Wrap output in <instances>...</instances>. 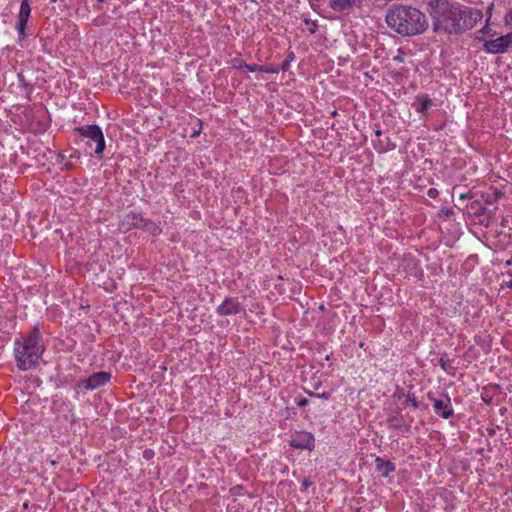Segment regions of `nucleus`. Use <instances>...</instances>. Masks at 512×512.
Masks as SVG:
<instances>
[{
    "label": "nucleus",
    "instance_id": "obj_22",
    "mask_svg": "<svg viewBox=\"0 0 512 512\" xmlns=\"http://www.w3.org/2000/svg\"><path fill=\"white\" fill-rule=\"evenodd\" d=\"M307 404H308V399H306V398H301L297 401V405L299 407H305Z\"/></svg>",
    "mask_w": 512,
    "mask_h": 512
},
{
    "label": "nucleus",
    "instance_id": "obj_30",
    "mask_svg": "<svg viewBox=\"0 0 512 512\" xmlns=\"http://www.w3.org/2000/svg\"><path fill=\"white\" fill-rule=\"evenodd\" d=\"M287 65H288V64H287V63H285V64L283 65L282 69H283V70H285V68L287 67Z\"/></svg>",
    "mask_w": 512,
    "mask_h": 512
},
{
    "label": "nucleus",
    "instance_id": "obj_4",
    "mask_svg": "<svg viewBox=\"0 0 512 512\" xmlns=\"http://www.w3.org/2000/svg\"><path fill=\"white\" fill-rule=\"evenodd\" d=\"M81 137L88 139L87 145L92 146V142L96 144L95 154L101 156L105 150V138L101 128L98 125H84L75 128Z\"/></svg>",
    "mask_w": 512,
    "mask_h": 512
},
{
    "label": "nucleus",
    "instance_id": "obj_14",
    "mask_svg": "<svg viewBox=\"0 0 512 512\" xmlns=\"http://www.w3.org/2000/svg\"><path fill=\"white\" fill-rule=\"evenodd\" d=\"M373 146L379 153H385L391 149H394V145L391 143L390 139L386 137L385 139L378 138L373 139Z\"/></svg>",
    "mask_w": 512,
    "mask_h": 512
},
{
    "label": "nucleus",
    "instance_id": "obj_25",
    "mask_svg": "<svg viewBox=\"0 0 512 512\" xmlns=\"http://www.w3.org/2000/svg\"><path fill=\"white\" fill-rule=\"evenodd\" d=\"M470 198H471V195L469 193H465V194H461L460 195V199H463V200L470 199Z\"/></svg>",
    "mask_w": 512,
    "mask_h": 512
},
{
    "label": "nucleus",
    "instance_id": "obj_7",
    "mask_svg": "<svg viewBox=\"0 0 512 512\" xmlns=\"http://www.w3.org/2000/svg\"><path fill=\"white\" fill-rule=\"evenodd\" d=\"M129 227L144 229L156 236L161 233V228L149 219L143 218L140 214L130 213L126 216Z\"/></svg>",
    "mask_w": 512,
    "mask_h": 512
},
{
    "label": "nucleus",
    "instance_id": "obj_12",
    "mask_svg": "<svg viewBox=\"0 0 512 512\" xmlns=\"http://www.w3.org/2000/svg\"><path fill=\"white\" fill-rule=\"evenodd\" d=\"M364 0H331L330 7L337 12H344L351 7H360Z\"/></svg>",
    "mask_w": 512,
    "mask_h": 512
},
{
    "label": "nucleus",
    "instance_id": "obj_19",
    "mask_svg": "<svg viewBox=\"0 0 512 512\" xmlns=\"http://www.w3.org/2000/svg\"><path fill=\"white\" fill-rule=\"evenodd\" d=\"M407 401H409L415 409L419 407V402L416 400V397L413 394L407 395Z\"/></svg>",
    "mask_w": 512,
    "mask_h": 512
},
{
    "label": "nucleus",
    "instance_id": "obj_10",
    "mask_svg": "<svg viewBox=\"0 0 512 512\" xmlns=\"http://www.w3.org/2000/svg\"><path fill=\"white\" fill-rule=\"evenodd\" d=\"M428 397L429 399L433 400V408L437 415L444 419H448L453 416L454 411L451 406L450 398H446V400L433 399L430 394Z\"/></svg>",
    "mask_w": 512,
    "mask_h": 512
},
{
    "label": "nucleus",
    "instance_id": "obj_18",
    "mask_svg": "<svg viewBox=\"0 0 512 512\" xmlns=\"http://www.w3.org/2000/svg\"><path fill=\"white\" fill-rule=\"evenodd\" d=\"M232 68L242 69L245 68L246 62L241 57H235L231 60Z\"/></svg>",
    "mask_w": 512,
    "mask_h": 512
},
{
    "label": "nucleus",
    "instance_id": "obj_11",
    "mask_svg": "<svg viewBox=\"0 0 512 512\" xmlns=\"http://www.w3.org/2000/svg\"><path fill=\"white\" fill-rule=\"evenodd\" d=\"M30 13L31 7L29 0H22L17 23V29L20 35H24V30L27 25Z\"/></svg>",
    "mask_w": 512,
    "mask_h": 512
},
{
    "label": "nucleus",
    "instance_id": "obj_9",
    "mask_svg": "<svg viewBox=\"0 0 512 512\" xmlns=\"http://www.w3.org/2000/svg\"><path fill=\"white\" fill-rule=\"evenodd\" d=\"M314 436L306 431H298L291 435L290 445L296 449L312 450L314 448Z\"/></svg>",
    "mask_w": 512,
    "mask_h": 512
},
{
    "label": "nucleus",
    "instance_id": "obj_17",
    "mask_svg": "<svg viewBox=\"0 0 512 512\" xmlns=\"http://www.w3.org/2000/svg\"><path fill=\"white\" fill-rule=\"evenodd\" d=\"M402 422V417L400 416H392L388 419L389 425L397 429L401 428Z\"/></svg>",
    "mask_w": 512,
    "mask_h": 512
},
{
    "label": "nucleus",
    "instance_id": "obj_15",
    "mask_svg": "<svg viewBox=\"0 0 512 512\" xmlns=\"http://www.w3.org/2000/svg\"><path fill=\"white\" fill-rule=\"evenodd\" d=\"M245 69L249 72H263V73H278L279 69L271 66L258 65V64H247Z\"/></svg>",
    "mask_w": 512,
    "mask_h": 512
},
{
    "label": "nucleus",
    "instance_id": "obj_8",
    "mask_svg": "<svg viewBox=\"0 0 512 512\" xmlns=\"http://www.w3.org/2000/svg\"><path fill=\"white\" fill-rule=\"evenodd\" d=\"M220 316H232L237 314H245L246 309L236 297H227L216 309Z\"/></svg>",
    "mask_w": 512,
    "mask_h": 512
},
{
    "label": "nucleus",
    "instance_id": "obj_28",
    "mask_svg": "<svg viewBox=\"0 0 512 512\" xmlns=\"http://www.w3.org/2000/svg\"><path fill=\"white\" fill-rule=\"evenodd\" d=\"M144 456H145L146 458H148V456H149V452H148V451H145V452H144Z\"/></svg>",
    "mask_w": 512,
    "mask_h": 512
},
{
    "label": "nucleus",
    "instance_id": "obj_1",
    "mask_svg": "<svg viewBox=\"0 0 512 512\" xmlns=\"http://www.w3.org/2000/svg\"><path fill=\"white\" fill-rule=\"evenodd\" d=\"M432 18L434 32L457 35L475 27L483 19V13L476 8L441 3Z\"/></svg>",
    "mask_w": 512,
    "mask_h": 512
},
{
    "label": "nucleus",
    "instance_id": "obj_6",
    "mask_svg": "<svg viewBox=\"0 0 512 512\" xmlns=\"http://www.w3.org/2000/svg\"><path fill=\"white\" fill-rule=\"evenodd\" d=\"M111 379V373L100 371L77 383L78 389L94 390L104 386Z\"/></svg>",
    "mask_w": 512,
    "mask_h": 512
},
{
    "label": "nucleus",
    "instance_id": "obj_23",
    "mask_svg": "<svg viewBox=\"0 0 512 512\" xmlns=\"http://www.w3.org/2000/svg\"><path fill=\"white\" fill-rule=\"evenodd\" d=\"M437 194H438V192H437V190H436V189H434V188H431V189H429V191H428V195H429L431 198H435Z\"/></svg>",
    "mask_w": 512,
    "mask_h": 512
},
{
    "label": "nucleus",
    "instance_id": "obj_2",
    "mask_svg": "<svg viewBox=\"0 0 512 512\" xmlns=\"http://www.w3.org/2000/svg\"><path fill=\"white\" fill-rule=\"evenodd\" d=\"M390 29L402 36H416L428 28V20L419 9L407 5H392L385 17Z\"/></svg>",
    "mask_w": 512,
    "mask_h": 512
},
{
    "label": "nucleus",
    "instance_id": "obj_21",
    "mask_svg": "<svg viewBox=\"0 0 512 512\" xmlns=\"http://www.w3.org/2000/svg\"><path fill=\"white\" fill-rule=\"evenodd\" d=\"M305 22H306V24L310 25L309 32L311 34H314L317 29V23L314 21H310V20H305Z\"/></svg>",
    "mask_w": 512,
    "mask_h": 512
},
{
    "label": "nucleus",
    "instance_id": "obj_24",
    "mask_svg": "<svg viewBox=\"0 0 512 512\" xmlns=\"http://www.w3.org/2000/svg\"><path fill=\"white\" fill-rule=\"evenodd\" d=\"M507 21L510 25H512V9L510 10V12L507 15Z\"/></svg>",
    "mask_w": 512,
    "mask_h": 512
},
{
    "label": "nucleus",
    "instance_id": "obj_16",
    "mask_svg": "<svg viewBox=\"0 0 512 512\" xmlns=\"http://www.w3.org/2000/svg\"><path fill=\"white\" fill-rule=\"evenodd\" d=\"M420 107L418 108V112L425 114L428 109L432 106V101L427 95H422L418 97Z\"/></svg>",
    "mask_w": 512,
    "mask_h": 512
},
{
    "label": "nucleus",
    "instance_id": "obj_13",
    "mask_svg": "<svg viewBox=\"0 0 512 512\" xmlns=\"http://www.w3.org/2000/svg\"><path fill=\"white\" fill-rule=\"evenodd\" d=\"M376 470L381 473L383 477H388L391 472L395 470V466L390 461H384L380 457L375 460Z\"/></svg>",
    "mask_w": 512,
    "mask_h": 512
},
{
    "label": "nucleus",
    "instance_id": "obj_3",
    "mask_svg": "<svg viewBox=\"0 0 512 512\" xmlns=\"http://www.w3.org/2000/svg\"><path fill=\"white\" fill-rule=\"evenodd\" d=\"M15 358L20 370L32 369L45 351L42 335L38 327H34L27 335L15 340Z\"/></svg>",
    "mask_w": 512,
    "mask_h": 512
},
{
    "label": "nucleus",
    "instance_id": "obj_5",
    "mask_svg": "<svg viewBox=\"0 0 512 512\" xmlns=\"http://www.w3.org/2000/svg\"><path fill=\"white\" fill-rule=\"evenodd\" d=\"M512 46V33L484 42V50L492 54L505 53Z\"/></svg>",
    "mask_w": 512,
    "mask_h": 512
},
{
    "label": "nucleus",
    "instance_id": "obj_27",
    "mask_svg": "<svg viewBox=\"0 0 512 512\" xmlns=\"http://www.w3.org/2000/svg\"><path fill=\"white\" fill-rule=\"evenodd\" d=\"M303 485H304L305 487H308V486H310V485H311V482H310V481H308V480H304V481H303Z\"/></svg>",
    "mask_w": 512,
    "mask_h": 512
},
{
    "label": "nucleus",
    "instance_id": "obj_29",
    "mask_svg": "<svg viewBox=\"0 0 512 512\" xmlns=\"http://www.w3.org/2000/svg\"><path fill=\"white\" fill-rule=\"evenodd\" d=\"M511 264H512V260H508V261L506 262V265H511Z\"/></svg>",
    "mask_w": 512,
    "mask_h": 512
},
{
    "label": "nucleus",
    "instance_id": "obj_20",
    "mask_svg": "<svg viewBox=\"0 0 512 512\" xmlns=\"http://www.w3.org/2000/svg\"><path fill=\"white\" fill-rule=\"evenodd\" d=\"M308 394L312 397H318V398H322V399H329L330 398V393L329 392H323L321 394H317V393H314V392H308Z\"/></svg>",
    "mask_w": 512,
    "mask_h": 512
},
{
    "label": "nucleus",
    "instance_id": "obj_26",
    "mask_svg": "<svg viewBox=\"0 0 512 512\" xmlns=\"http://www.w3.org/2000/svg\"><path fill=\"white\" fill-rule=\"evenodd\" d=\"M381 135H382L381 130L378 129V130L375 131V136H376L375 139L381 138Z\"/></svg>",
    "mask_w": 512,
    "mask_h": 512
}]
</instances>
